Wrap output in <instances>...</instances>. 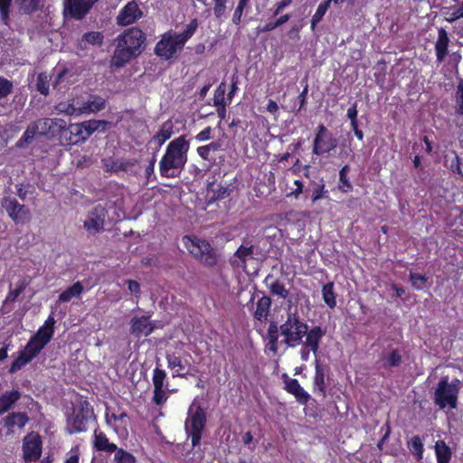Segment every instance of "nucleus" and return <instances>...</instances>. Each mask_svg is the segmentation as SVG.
<instances>
[{"instance_id": "obj_1", "label": "nucleus", "mask_w": 463, "mask_h": 463, "mask_svg": "<svg viewBox=\"0 0 463 463\" xmlns=\"http://www.w3.org/2000/svg\"><path fill=\"white\" fill-rule=\"evenodd\" d=\"M146 33L137 26L126 29L118 34L111 63L117 68L123 67L141 54L145 49Z\"/></svg>"}, {"instance_id": "obj_2", "label": "nucleus", "mask_w": 463, "mask_h": 463, "mask_svg": "<svg viewBox=\"0 0 463 463\" xmlns=\"http://www.w3.org/2000/svg\"><path fill=\"white\" fill-rule=\"evenodd\" d=\"M189 148L190 143L185 135L170 141L159 161L160 175L168 179L178 177L187 163Z\"/></svg>"}, {"instance_id": "obj_3", "label": "nucleus", "mask_w": 463, "mask_h": 463, "mask_svg": "<svg viewBox=\"0 0 463 463\" xmlns=\"http://www.w3.org/2000/svg\"><path fill=\"white\" fill-rule=\"evenodd\" d=\"M280 335L284 337L283 344L295 348L302 343L307 334V324L297 312H288L286 320L279 326Z\"/></svg>"}, {"instance_id": "obj_4", "label": "nucleus", "mask_w": 463, "mask_h": 463, "mask_svg": "<svg viewBox=\"0 0 463 463\" xmlns=\"http://www.w3.org/2000/svg\"><path fill=\"white\" fill-rule=\"evenodd\" d=\"M459 383L460 382L457 378L449 383V376L441 377L434 392V403L440 410L446 407H449L450 409L457 408Z\"/></svg>"}, {"instance_id": "obj_5", "label": "nucleus", "mask_w": 463, "mask_h": 463, "mask_svg": "<svg viewBox=\"0 0 463 463\" xmlns=\"http://www.w3.org/2000/svg\"><path fill=\"white\" fill-rule=\"evenodd\" d=\"M192 405L188 411V416L184 422V430L187 436L191 439L192 446L197 447L201 444L203 431L206 426V412L201 405H197L193 410Z\"/></svg>"}, {"instance_id": "obj_6", "label": "nucleus", "mask_w": 463, "mask_h": 463, "mask_svg": "<svg viewBox=\"0 0 463 463\" xmlns=\"http://www.w3.org/2000/svg\"><path fill=\"white\" fill-rule=\"evenodd\" d=\"M183 243L191 255L200 260L206 266L213 267L217 263V255L206 240L185 235L183 237Z\"/></svg>"}, {"instance_id": "obj_7", "label": "nucleus", "mask_w": 463, "mask_h": 463, "mask_svg": "<svg viewBox=\"0 0 463 463\" xmlns=\"http://www.w3.org/2000/svg\"><path fill=\"white\" fill-rule=\"evenodd\" d=\"M152 383L154 388L152 402L156 406L165 404L169 395L175 392V389H169L166 372L158 365L153 370Z\"/></svg>"}, {"instance_id": "obj_8", "label": "nucleus", "mask_w": 463, "mask_h": 463, "mask_svg": "<svg viewBox=\"0 0 463 463\" xmlns=\"http://www.w3.org/2000/svg\"><path fill=\"white\" fill-rule=\"evenodd\" d=\"M184 45L177 39L176 33L169 30L165 33L156 43L155 54L165 61L171 60L178 52L183 50Z\"/></svg>"}, {"instance_id": "obj_9", "label": "nucleus", "mask_w": 463, "mask_h": 463, "mask_svg": "<svg viewBox=\"0 0 463 463\" xmlns=\"http://www.w3.org/2000/svg\"><path fill=\"white\" fill-rule=\"evenodd\" d=\"M337 146V138L324 125L317 127L316 135L313 140L312 153L316 156L329 154Z\"/></svg>"}, {"instance_id": "obj_10", "label": "nucleus", "mask_w": 463, "mask_h": 463, "mask_svg": "<svg viewBox=\"0 0 463 463\" xmlns=\"http://www.w3.org/2000/svg\"><path fill=\"white\" fill-rule=\"evenodd\" d=\"M23 458L25 462L37 461L43 452V439L36 431H30L23 439Z\"/></svg>"}, {"instance_id": "obj_11", "label": "nucleus", "mask_w": 463, "mask_h": 463, "mask_svg": "<svg viewBox=\"0 0 463 463\" xmlns=\"http://www.w3.org/2000/svg\"><path fill=\"white\" fill-rule=\"evenodd\" d=\"M140 0H131L128 2L116 16V24L118 26L125 27L141 19L144 14L140 8Z\"/></svg>"}, {"instance_id": "obj_12", "label": "nucleus", "mask_w": 463, "mask_h": 463, "mask_svg": "<svg viewBox=\"0 0 463 463\" xmlns=\"http://www.w3.org/2000/svg\"><path fill=\"white\" fill-rule=\"evenodd\" d=\"M99 0H64V14L80 21L90 12Z\"/></svg>"}, {"instance_id": "obj_13", "label": "nucleus", "mask_w": 463, "mask_h": 463, "mask_svg": "<svg viewBox=\"0 0 463 463\" xmlns=\"http://www.w3.org/2000/svg\"><path fill=\"white\" fill-rule=\"evenodd\" d=\"M2 205L15 223L29 222L31 218L29 209L24 204L19 203L15 198H4Z\"/></svg>"}, {"instance_id": "obj_14", "label": "nucleus", "mask_w": 463, "mask_h": 463, "mask_svg": "<svg viewBox=\"0 0 463 463\" xmlns=\"http://www.w3.org/2000/svg\"><path fill=\"white\" fill-rule=\"evenodd\" d=\"M106 214L107 212L101 205L94 207L83 223L84 229L93 234L103 232Z\"/></svg>"}, {"instance_id": "obj_15", "label": "nucleus", "mask_w": 463, "mask_h": 463, "mask_svg": "<svg viewBox=\"0 0 463 463\" xmlns=\"http://www.w3.org/2000/svg\"><path fill=\"white\" fill-rule=\"evenodd\" d=\"M282 378L285 384V391L288 393L292 394L298 403L307 405L310 401L311 396L302 388L298 381L295 378H290L287 373H283Z\"/></svg>"}, {"instance_id": "obj_16", "label": "nucleus", "mask_w": 463, "mask_h": 463, "mask_svg": "<svg viewBox=\"0 0 463 463\" xmlns=\"http://www.w3.org/2000/svg\"><path fill=\"white\" fill-rule=\"evenodd\" d=\"M29 285V280L26 278L19 279L15 284V288H12V284L9 285V292L2 303L0 311L2 315L10 313L14 309L13 304L17 300L19 296L25 290Z\"/></svg>"}, {"instance_id": "obj_17", "label": "nucleus", "mask_w": 463, "mask_h": 463, "mask_svg": "<svg viewBox=\"0 0 463 463\" xmlns=\"http://www.w3.org/2000/svg\"><path fill=\"white\" fill-rule=\"evenodd\" d=\"M165 359L167 362V367L173 371V378H187L190 374L189 370H186V368H190L191 364L186 360L184 361L180 355L167 351L165 353Z\"/></svg>"}, {"instance_id": "obj_18", "label": "nucleus", "mask_w": 463, "mask_h": 463, "mask_svg": "<svg viewBox=\"0 0 463 463\" xmlns=\"http://www.w3.org/2000/svg\"><path fill=\"white\" fill-rule=\"evenodd\" d=\"M150 316L134 317L130 320V334L137 338L148 336L155 329V326L149 321Z\"/></svg>"}, {"instance_id": "obj_19", "label": "nucleus", "mask_w": 463, "mask_h": 463, "mask_svg": "<svg viewBox=\"0 0 463 463\" xmlns=\"http://www.w3.org/2000/svg\"><path fill=\"white\" fill-rule=\"evenodd\" d=\"M222 149L221 140L213 141L207 145L200 146L196 148L198 156L204 161H208L211 165H220L224 161V156H221L219 161L214 156V153Z\"/></svg>"}, {"instance_id": "obj_20", "label": "nucleus", "mask_w": 463, "mask_h": 463, "mask_svg": "<svg viewBox=\"0 0 463 463\" xmlns=\"http://www.w3.org/2000/svg\"><path fill=\"white\" fill-rule=\"evenodd\" d=\"M450 40L445 28L438 29V38L434 44L436 59L438 62H443L449 54V45Z\"/></svg>"}, {"instance_id": "obj_21", "label": "nucleus", "mask_w": 463, "mask_h": 463, "mask_svg": "<svg viewBox=\"0 0 463 463\" xmlns=\"http://www.w3.org/2000/svg\"><path fill=\"white\" fill-rule=\"evenodd\" d=\"M326 335V330L323 329L320 326H313L310 330L307 329V334H306V340L301 344L305 347H308L313 354H317L319 349L320 342L323 336Z\"/></svg>"}, {"instance_id": "obj_22", "label": "nucleus", "mask_w": 463, "mask_h": 463, "mask_svg": "<svg viewBox=\"0 0 463 463\" xmlns=\"http://www.w3.org/2000/svg\"><path fill=\"white\" fill-rule=\"evenodd\" d=\"M92 445L95 450L108 454H112L118 449V446L110 442L107 435L99 429L94 430Z\"/></svg>"}, {"instance_id": "obj_23", "label": "nucleus", "mask_w": 463, "mask_h": 463, "mask_svg": "<svg viewBox=\"0 0 463 463\" xmlns=\"http://www.w3.org/2000/svg\"><path fill=\"white\" fill-rule=\"evenodd\" d=\"M174 123L172 119H167L161 126L159 130L152 137L150 142L156 144L161 147L174 134Z\"/></svg>"}, {"instance_id": "obj_24", "label": "nucleus", "mask_w": 463, "mask_h": 463, "mask_svg": "<svg viewBox=\"0 0 463 463\" xmlns=\"http://www.w3.org/2000/svg\"><path fill=\"white\" fill-rule=\"evenodd\" d=\"M55 323L56 321L54 317L49 316L44 321V324L39 327L33 336L47 345L53 336Z\"/></svg>"}, {"instance_id": "obj_25", "label": "nucleus", "mask_w": 463, "mask_h": 463, "mask_svg": "<svg viewBox=\"0 0 463 463\" xmlns=\"http://www.w3.org/2000/svg\"><path fill=\"white\" fill-rule=\"evenodd\" d=\"M137 163L136 159H113L104 160V167L107 171L114 173L127 172Z\"/></svg>"}, {"instance_id": "obj_26", "label": "nucleus", "mask_w": 463, "mask_h": 463, "mask_svg": "<svg viewBox=\"0 0 463 463\" xmlns=\"http://www.w3.org/2000/svg\"><path fill=\"white\" fill-rule=\"evenodd\" d=\"M271 299L268 296H262L256 303V307L253 312L254 319L260 323H266L270 312Z\"/></svg>"}, {"instance_id": "obj_27", "label": "nucleus", "mask_w": 463, "mask_h": 463, "mask_svg": "<svg viewBox=\"0 0 463 463\" xmlns=\"http://www.w3.org/2000/svg\"><path fill=\"white\" fill-rule=\"evenodd\" d=\"M21 392L18 390L7 391L0 396V415L10 411L21 399Z\"/></svg>"}, {"instance_id": "obj_28", "label": "nucleus", "mask_w": 463, "mask_h": 463, "mask_svg": "<svg viewBox=\"0 0 463 463\" xmlns=\"http://www.w3.org/2000/svg\"><path fill=\"white\" fill-rule=\"evenodd\" d=\"M380 362L382 363V367L385 369L399 367L402 364V355L399 349L393 348L389 352L383 353Z\"/></svg>"}, {"instance_id": "obj_29", "label": "nucleus", "mask_w": 463, "mask_h": 463, "mask_svg": "<svg viewBox=\"0 0 463 463\" xmlns=\"http://www.w3.org/2000/svg\"><path fill=\"white\" fill-rule=\"evenodd\" d=\"M88 417L83 411L78 412L72 417L69 418V431L70 433H80L87 430Z\"/></svg>"}, {"instance_id": "obj_30", "label": "nucleus", "mask_w": 463, "mask_h": 463, "mask_svg": "<svg viewBox=\"0 0 463 463\" xmlns=\"http://www.w3.org/2000/svg\"><path fill=\"white\" fill-rule=\"evenodd\" d=\"M254 249L255 247L253 245H241L234 252V258L238 259V262L237 260H234L233 264H236L238 267L242 269H246L247 261L249 260L254 259Z\"/></svg>"}, {"instance_id": "obj_31", "label": "nucleus", "mask_w": 463, "mask_h": 463, "mask_svg": "<svg viewBox=\"0 0 463 463\" xmlns=\"http://www.w3.org/2000/svg\"><path fill=\"white\" fill-rule=\"evenodd\" d=\"M28 420L29 418L25 412H12L5 418L4 422L5 427H6L9 430L13 431V429L14 427L23 429L26 425Z\"/></svg>"}, {"instance_id": "obj_32", "label": "nucleus", "mask_w": 463, "mask_h": 463, "mask_svg": "<svg viewBox=\"0 0 463 463\" xmlns=\"http://www.w3.org/2000/svg\"><path fill=\"white\" fill-rule=\"evenodd\" d=\"M437 463H449L452 458V450L443 439H439L434 446Z\"/></svg>"}, {"instance_id": "obj_33", "label": "nucleus", "mask_w": 463, "mask_h": 463, "mask_svg": "<svg viewBox=\"0 0 463 463\" xmlns=\"http://www.w3.org/2000/svg\"><path fill=\"white\" fill-rule=\"evenodd\" d=\"M279 333L280 332L278 324L275 321H270L267 331V346L269 350L273 354H277L279 350Z\"/></svg>"}, {"instance_id": "obj_34", "label": "nucleus", "mask_w": 463, "mask_h": 463, "mask_svg": "<svg viewBox=\"0 0 463 463\" xmlns=\"http://www.w3.org/2000/svg\"><path fill=\"white\" fill-rule=\"evenodd\" d=\"M84 290L83 285L80 281L73 283L71 286L64 289L58 298L61 303L70 302L73 298H80Z\"/></svg>"}, {"instance_id": "obj_35", "label": "nucleus", "mask_w": 463, "mask_h": 463, "mask_svg": "<svg viewBox=\"0 0 463 463\" xmlns=\"http://www.w3.org/2000/svg\"><path fill=\"white\" fill-rule=\"evenodd\" d=\"M313 392H318L323 397L326 396L325 370L317 363L315 367Z\"/></svg>"}, {"instance_id": "obj_36", "label": "nucleus", "mask_w": 463, "mask_h": 463, "mask_svg": "<svg viewBox=\"0 0 463 463\" xmlns=\"http://www.w3.org/2000/svg\"><path fill=\"white\" fill-rule=\"evenodd\" d=\"M103 39L101 32H88L82 35L80 45L82 49H87L89 45H101Z\"/></svg>"}, {"instance_id": "obj_37", "label": "nucleus", "mask_w": 463, "mask_h": 463, "mask_svg": "<svg viewBox=\"0 0 463 463\" xmlns=\"http://www.w3.org/2000/svg\"><path fill=\"white\" fill-rule=\"evenodd\" d=\"M334 282H327L322 288V298L325 303L334 308L336 306V294L334 290Z\"/></svg>"}, {"instance_id": "obj_38", "label": "nucleus", "mask_w": 463, "mask_h": 463, "mask_svg": "<svg viewBox=\"0 0 463 463\" xmlns=\"http://www.w3.org/2000/svg\"><path fill=\"white\" fill-rule=\"evenodd\" d=\"M198 20L194 18L190 21V23L186 25L185 29L180 33H176L177 39H179L180 43L184 46L187 43V41L192 38V36L195 33L198 28Z\"/></svg>"}, {"instance_id": "obj_39", "label": "nucleus", "mask_w": 463, "mask_h": 463, "mask_svg": "<svg viewBox=\"0 0 463 463\" xmlns=\"http://www.w3.org/2000/svg\"><path fill=\"white\" fill-rule=\"evenodd\" d=\"M45 346L46 345L32 335L27 342L24 351H25V353H27L33 359H34Z\"/></svg>"}, {"instance_id": "obj_40", "label": "nucleus", "mask_w": 463, "mask_h": 463, "mask_svg": "<svg viewBox=\"0 0 463 463\" xmlns=\"http://www.w3.org/2000/svg\"><path fill=\"white\" fill-rule=\"evenodd\" d=\"M37 134H39V132L37 131V126L33 124V122H31L26 128L22 137L17 141L16 146L18 147L25 146L33 140L34 137Z\"/></svg>"}, {"instance_id": "obj_41", "label": "nucleus", "mask_w": 463, "mask_h": 463, "mask_svg": "<svg viewBox=\"0 0 463 463\" xmlns=\"http://www.w3.org/2000/svg\"><path fill=\"white\" fill-rule=\"evenodd\" d=\"M33 359L25 351L22 350L19 352L18 356L12 362L8 372L14 373L21 370L24 366L29 364Z\"/></svg>"}, {"instance_id": "obj_42", "label": "nucleus", "mask_w": 463, "mask_h": 463, "mask_svg": "<svg viewBox=\"0 0 463 463\" xmlns=\"http://www.w3.org/2000/svg\"><path fill=\"white\" fill-rule=\"evenodd\" d=\"M311 193V202L315 203L320 199L328 197V191L326 189V184L324 180L321 179L317 183H314V186L310 190Z\"/></svg>"}, {"instance_id": "obj_43", "label": "nucleus", "mask_w": 463, "mask_h": 463, "mask_svg": "<svg viewBox=\"0 0 463 463\" xmlns=\"http://www.w3.org/2000/svg\"><path fill=\"white\" fill-rule=\"evenodd\" d=\"M330 3L331 1L329 0H324L318 5L316 13L311 18L310 28L312 31L315 30L317 24L323 19L324 15L326 14L330 6Z\"/></svg>"}, {"instance_id": "obj_44", "label": "nucleus", "mask_w": 463, "mask_h": 463, "mask_svg": "<svg viewBox=\"0 0 463 463\" xmlns=\"http://www.w3.org/2000/svg\"><path fill=\"white\" fill-rule=\"evenodd\" d=\"M85 127V137H90L95 131H103L109 124L105 120H87L82 122Z\"/></svg>"}, {"instance_id": "obj_45", "label": "nucleus", "mask_w": 463, "mask_h": 463, "mask_svg": "<svg viewBox=\"0 0 463 463\" xmlns=\"http://www.w3.org/2000/svg\"><path fill=\"white\" fill-rule=\"evenodd\" d=\"M408 448L411 452L416 457L418 460L422 459L424 453V447L421 439L419 436H413L408 441Z\"/></svg>"}, {"instance_id": "obj_46", "label": "nucleus", "mask_w": 463, "mask_h": 463, "mask_svg": "<svg viewBox=\"0 0 463 463\" xmlns=\"http://www.w3.org/2000/svg\"><path fill=\"white\" fill-rule=\"evenodd\" d=\"M290 19V14H286L279 16L275 21H269L266 23L263 26L258 27L259 33H267L275 30L277 27L281 26L285 23H287Z\"/></svg>"}, {"instance_id": "obj_47", "label": "nucleus", "mask_w": 463, "mask_h": 463, "mask_svg": "<svg viewBox=\"0 0 463 463\" xmlns=\"http://www.w3.org/2000/svg\"><path fill=\"white\" fill-rule=\"evenodd\" d=\"M269 288L272 295L279 296L282 299H286L289 295V292L285 288V285L279 279L272 281L269 286Z\"/></svg>"}, {"instance_id": "obj_48", "label": "nucleus", "mask_w": 463, "mask_h": 463, "mask_svg": "<svg viewBox=\"0 0 463 463\" xmlns=\"http://www.w3.org/2000/svg\"><path fill=\"white\" fill-rule=\"evenodd\" d=\"M50 77L46 72H41L37 76L36 90L41 94L46 96L49 94Z\"/></svg>"}, {"instance_id": "obj_49", "label": "nucleus", "mask_w": 463, "mask_h": 463, "mask_svg": "<svg viewBox=\"0 0 463 463\" xmlns=\"http://www.w3.org/2000/svg\"><path fill=\"white\" fill-rule=\"evenodd\" d=\"M114 453L115 463H136L137 461L133 454L121 448H118Z\"/></svg>"}, {"instance_id": "obj_50", "label": "nucleus", "mask_w": 463, "mask_h": 463, "mask_svg": "<svg viewBox=\"0 0 463 463\" xmlns=\"http://www.w3.org/2000/svg\"><path fill=\"white\" fill-rule=\"evenodd\" d=\"M455 111L458 116H463V79H460L455 94Z\"/></svg>"}, {"instance_id": "obj_51", "label": "nucleus", "mask_w": 463, "mask_h": 463, "mask_svg": "<svg viewBox=\"0 0 463 463\" xmlns=\"http://www.w3.org/2000/svg\"><path fill=\"white\" fill-rule=\"evenodd\" d=\"M85 127L83 123L70 124V131L75 136L74 140L76 144L87 140L89 137H85Z\"/></svg>"}, {"instance_id": "obj_52", "label": "nucleus", "mask_w": 463, "mask_h": 463, "mask_svg": "<svg viewBox=\"0 0 463 463\" xmlns=\"http://www.w3.org/2000/svg\"><path fill=\"white\" fill-rule=\"evenodd\" d=\"M25 14H33L40 8L41 0H17Z\"/></svg>"}, {"instance_id": "obj_53", "label": "nucleus", "mask_w": 463, "mask_h": 463, "mask_svg": "<svg viewBox=\"0 0 463 463\" xmlns=\"http://www.w3.org/2000/svg\"><path fill=\"white\" fill-rule=\"evenodd\" d=\"M410 281L411 282V286L417 289L421 290L425 288L426 283L428 281V278L424 274L420 273H410Z\"/></svg>"}, {"instance_id": "obj_54", "label": "nucleus", "mask_w": 463, "mask_h": 463, "mask_svg": "<svg viewBox=\"0 0 463 463\" xmlns=\"http://www.w3.org/2000/svg\"><path fill=\"white\" fill-rule=\"evenodd\" d=\"M75 136L70 131V125H67L65 121V127L61 129V136L59 137L60 143L62 146L75 145Z\"/></svg>"}, {"instance_id": "obj_55", "label": "nucleus", "mask_w": 463, "mask_h": 463, "mask_svg": "<svg viewBox=\"0 0 463 463\" xmlns=\"http://www.w3.org/2000/svg\"><path fill=\"white\" fill-rule=\"evenodd\" d=\"M250 0H239L238 5L232 14V23L236 25H240L241 23V17L243 11L249 5Z\"/></svg>"}, {"instance_id": "obj_56", "label": "nucleus", "mask_w": 463, "mask_h": 463, "mask_svg": "<svg viewBox=\"0 0 463 463\" xmlns=\"http://www.w3.org/2000/svg\"><path fill=\"white\" fill-rule=\"evenodd\" d=\"M444 20L448 23L453 24L458 21L461 17L458 15L456 6H446L441 9Z\"/></svg>"}, {"instance_id": "obj_57", "label": "nucleus", "mask_w": 463, "mask_h": 463, "mask_svg": "<svg viewBox=\"0 0 463 463\" xmlns=\"http://www.w3.org/2000/svg\"><path fill=\"white\" fill-rule=\"evenodd\" d=\"M13 0H0V20L4 24H7L10 19V8Z\"/></svg>"}, {"instance_id": "obj_58", "label": "nucleus", "mask_w": 463, "mask_h": 463, "mask_svg": "<svg viewBox=\"0 0 463 463\" xmlns=\"http://www.w3.org/2000/svg\"><path fill=\"white\" fill-rule=\"evenodd\" d=\"M52 120L53 123L50 124L48 136L60 137L61 129L65 127V120L62 118H52Z\"/></svg>"}, {"instance_id": "obj_59", "label": "nucleus", "mask_w": 463, "mask_h": 463, "mask_svg": "<svg viewBox=\"0 0 463 463\" xmlns=\"http://www.w3.org/2000/svg\"><path fill=\"white\" fill-rule=\"evenodd\" d=\"M13 82L0 76V99H5L13 92Z\"/></svg>"}, {"instance_id": "obj_60", "label": "nucleus", "mask_w": 463, "mask_h": 463, "mask_svg": "<svg viewBox=\"0 0 463 463\" xmlns=\"http://www.w3.org/2000/svg\"><path fill=\"white\" fill-rule=\"evenodd\" d=\"M52 118H40L36 121H33V124L37 126V131L41 136H48V131L50 128V124H52Z\"/></svg>"}, {"instance_id": "obj_61", "label": "nucleus", "mask_w": 463, "mask_h": 463, "mask_svg": "<svg viewBox=\"0 0 463 463\" xmlns=\"http://www.w3.org/2000/svg\"><path fill=\"white\" fill-rule=\"evenodd\" d=\"M156 162V159L155 156H153L149 162L148 165L146 166L145 169V176H146V184H149L150 182H154L156 180V175H155V164Z\"/></svg>"}, {"instance_id": "obj_62", "label": "nucleus", "mask_w": 463, "mask_h": 463, "mask_svg": "<svg viewBox=\"0 0 463 463\" xmlns=\"http://www.w3.org/2000/svg\"><path fill=\"white\" fill-rule=\"evenodd\" d=\"M452 154L454 155V157L452 158L449 165V168L453 174H457L459 176L463 177L460 157L456 151H452Z\"/></svg>"}, {"instance_id": "obj_63", "label": "nucleus", "mask_w": 463, "mask_h": 463, "mask_svg": "<svg viewBox=\"0 0 463 463\" xmlns=\"http://www.w3.org/2000/svg\"><path fill=\"white\" fill-rule=\"evenodd\" d=\"M225 92H226V85L224 82H222L216 89L213 97V105H222V103L225 102Z\"/></svg>"}, {"instance_id": "obj_64", "label": "nucleus", "mask_w": 463, "mask_h": 463, "mask_svg": "<svg viewBox=\"0 0 463 463\" xmlns=\"http://www.w3.org/2000/svg\"><path fill=\"white\" fill-rule=\"evenodd\" d=\"M338 189L342 193H348L353 190V184L349 181L348 175H339Z\"/></svg>"}]
</instances>
